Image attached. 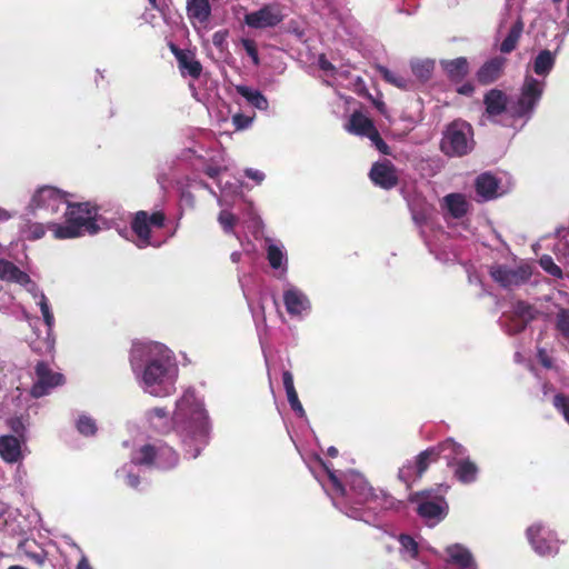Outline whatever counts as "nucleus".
Returning <instances> with one entry per match:
<instances>
[{
	"mask_svg": "<svg viewBox=\"0 0 569 569\" xmlns=\"http://www.w3.org/2000/svg\"><path fill=\"white\" fill-rule=\"evenodd\" d=\"M236 91L254 108L259 110L268 109V100L259 90H254L247 86H237Z\"/></svg>",
	"mask_w": 569,
	"mask_h": 569,
	"instance_id": "obj_30",
	"label": "nucleus"
},
{
	"mask_svg": "<svg viewBox=\"0 0 569 569\" xmlns=\"http://www.w3.org/2000/svg\"><path fill=\"white\" fill-rule=\"evenodd\" d=\"M545 89V80L527 74L516 99L508 100L507 96L491 89L485 96L486 113L493 121L506 127L522 128L531 118Z\"/></svg>",
	"mask_w": 569,
	"mask_h": 569,
	"instance_id": "obj_2",
	"label": "nucleus"
},
{
	"mask_svg": "<svg viewBox=\"0 0 569 569\" xmlns=\"http://www.w3.org/2000/svg\"><path fill=\"white\" fill-rule=\"evenodd\" d=\"M441 455L446 460L455 459L456 456L463 455V447L452 439H447L438 446L426 449L413 460H408L399 468L398 480L409 489L422 477L430 463L437 461Z\"/></svg>",
	"mask_w": 569,
	"mask_h": 569,
	"instance_id": "obj_4",
	"label": "nucleus"
},
{
	"mask_svg": "<svg viewBox=\"0 0 569 569\" xmlns=\"http://www.w3.org/2000/svg\"><path fill=\"white\" fill-rule=\"evenodd\" d=\"M345 128L352 134L368 137L376 127L373 121L361 111H355Z\"/></svg>",
	"mask_w": 569,
	"mask_h": 569,
	"instance_id": "obj_24",
	"label": "nucleus"
},
{
	"mask_svg": "<svg viewBox=\"0 0 569 569\" xmlns=\"http://www.w3.org/2000/svg\"><path fill=\"white\" fill-rule=\"evenodd\" d=\"M282 382H283V387L286 389V392L296 389L295 385H293V376H292V373L290 371H283V373H282Z\"/></svg>",
	"mask_w": 569,
	"mask_h": 569,
	"instance_id": "obj_51",
	"label": "nucleus"
},
{
	"mask_svg": "<svg viewBox=\"0 0 569 569\" xmlns=\"http://www.w3.org/2000/svg\"><path fill=\"white\" fill-rule=\"evenodd\" d=\"M77 569H92L86 558H82L77 566Z\"/></svg>",
	"mask_w": 569,
	"mask_h": 569,
	"instance_id": "obj_60",
	"label": "nucleus"
},
{
	"mask_svg": "<svg viewBox=\"0 0 569 569\" xmlns=\"http://www.w3.org/2000/svg\"><path fill=\"white\" fill-rule=\"evenodd\" d=\"M443 68L453 80H460L468 73V62L465 58L446 61L443 62Z\"/></svg>",
	"mask_w": 569,
	"mask_h": 569,
	"instance_id": "obj_33",
	"label": "nucleus"
},
{
	"mask_svg": "<svg viewBox=\"0 0 569 569\" xmlns=\"http://www.w3.org/2000/svg\"><path fill=\"white\" fill-rule=\"evenodd\" d=\"M477 194L482 200H491L498 196V181L489 173L479 176L476 180Z\"/></svg>",
	"mask_w": 569,
	"mask_h": 569,
	"instance_id": "obj_25",
	"label": "nucleus"
},
{
	"mask_svg": "<svg viewBox=\"0 0 569 569\" xmlns=\"http://www.w3.org/2000/svg\"><path fill=\"white\" fill-rule=\"evenodd\" d=\"M179 462V455L177 451L168 446L158 448V467L161 469L174 468Z\"/></svg>",
	"mask_w": 569,
	"mask_h": 569,
	"instance_id": "obj_32",
	"label": "nucleus"
},
{
	"mask_svg": "<svg viewBox=\"0 0 569 569\" xmlns=\"http://www.w3.org/2000/svg\"><path fill=\"white\" fill-rule=\"evenodd\" d=\"M244 173H246V177L254 180L258 183H260L264 179V174L261 171H259V170L247 169L244 171Z\"/></svg>",
	"mask_w": 569,
	"mask_h": 569,
	"instance_id": "obj_53",
	"label": "nucleus"
},
{
	"mask_svg": "<svg viewBox=\"0 0 569 569\" xmlns=\"http://www.w3.org/2000/svg\"><path fill=\"white\" fill-rule=\"evenodd\" d=\"M532 308L525 303H519L517 307V312L521 316V323L517 326L516 331H520L525 328L526 322L532 318Z\"/></svg>",
	"mask_w": 569,
	"mask_h": 569,
	"instance_id": "obj_46",
	"label": "nucleus"
},
{
	"mask_svg": "<svg viewBox=\"0 0 569 569\" xmlns=\"http://www.w3.org/2000/svg\"><path fill=\"white\" fill-rule=\"evenodd\" d=\"M539 264L547 273L556 278H562L561 268L555 263L553 259L550 256H542L539 260Z\"/></svg>",
	"mask_w": 569,
	"mask_h": 569,
	"instance_id": "obj_40",
	"label": "nucleus"
},
{
	"mask_svg": "<svg viewBox=\"0 0 569 569\" xmlns=\"http://www.w3.org/2000/svg\"><path fill=\"white\" fill-rule=\"evenodd\" d=\"M173 366L169 357L160 356L147 361L142 380L147 391L154 397H166L174 391Z\"/></svg>",
	"mask_w": 569,
	"mask_h": 569,
	"instance_id": "obj_5",
	"label": "nucleus"
},
{
	"mask_svg": "<svg viewBox=\"0 0 569 569\" xmlns=\"http://www.w3.org/2000/svg\"><path fill=\"white\" fill-rule=\"evenodd\" d=\"M505 64V59L493 58L487 61L478 71V80L482 83H490L498 79Z\"/></svg>",
	"mask_w": 569,
	"mask_h": 569,
	"instance_id": "obj_29",
	"label": "nucleus"
},
{
	"mask_svg": "<svg viewBox=\"0 0 569 569\" xmlns=\"http://www.w3.org/2000/svg\"><path fill=\"white\" fill-rule=\"evenodd\" d=\"M283 19L284 14L279 3L264 4L259 10L244 16L246 24L254 29L273 28L282 22Z\"/></svg>",
	"mask_w": 569,
	"mask_h": 569,
	"instance_id": "obj_15",
	"label": "nucleus"
},
{
	"mask_svg": "<svg viewBox=\"0 0 569 569\" xmlns=\"http://www.w3.org/2000/svg\"><path fill=\"white\" fill-rule=\"evenodd\" d=\"M443 207L453 218H461L467 213L469 203L463 194L450 193L443 198Z\"/></svg>",
	"mask_w": 569,
	"mask_h": 569,
	"instance_id": "obj_28",
	"label": "nucleus"
},
{
	"mask_svg": "<svg viewBox=\"0 0 569 569\" xmlns=\"http://www.w3.org/2000/svg\"><path fill=\"white\" fill-rule=\"evenodd\" d=\"M439 490L441 493L422 490L409 496V500L417 505L418 515L431 527L443 520L448 513V503L443 498L447 488L440 487Z\"/></svg>",
	"mask_w": 569,
	"mask_h": 569,
	"instance_id": "obj_8",
	"label": "nucleus"
},
{
	"mask_svg": "<svg viewBox=\"0 0 569 569\" xmlns=\"http://www.w3.org/2000/svg\"><path fill=\"white\" fill-rule=\"evenodd\" d=\"M371 140V142L376 146V148L383 154H390L389 146L382 140L379 131L375 128L370 134L367 137Z\"/></svg>",
	"mask_w": 569,
	"mask_h": 569,
	"instance_id": "obj_44",
	"label": "nucleus"
},
{
	"mask_svg": "<svg viewBox=\"0 0 569 569\" xmlns=\"http://www.w3.org/2000/svg\"><path fill=\"white\" fill-rule=\"evenodd\" d=\"M286 393H287L288 402H289L291 409L295 412H297L299 416H303L305 410H303V407L298 398V393H297L296 389L288 391Z\"/></svg>",
	"mask_w": 569,
	"mask_h": 569,
	"instance_id": "obj_47",
	"label": "nucleus"
},
{
	"mask_svg": "<svg viewBox=\"0 0 569 569\" xmlns=\"http://www.w3.org/2000/svg\"><path fill=\"white\" fill-rule=\"evenodd\" d=\"M532 549L540 556H555L559 551L556 532L541 523H535L527 530Z\"/></svg>",
	"mask_w": 569,
	"mask_h": 569,
	"instance_id": "obj_14",
	"label": "nucleus"
},
{
	"mask_svg": "<svg viewBox=\"0 0 569 569\" xmlns=\"http://www.w3.org/2000/svg\"><path fill=\"white\" fill-rule=\"evenodd\" d=\"M7 426L12 431L11 436L27 440V426L22 417H11L7 419Z\"/></svg>",
	"mask_w": 569,
	"mask_h": 569,
	"instance_id": "obj_36",
	"label": "nucleus"
},
{
	"mask_svg": "<svg viewBox=\"0 0 569 569\" xmlns=\"http://www.w3.org/2000/svg\"><path fill=\"white\" fill-rule=\"evenodd\" d=\"M0 279L21 286H27L31 282V278L27 272L7 259H0Z\"/></svg>",
	"mask_w": 569,
	"mask_h": 569,
	"instance_id": "obj_22",
	"label": "nucleus"
},
{
	"mask_svg": "<svg viewBox=\"0 0 569 569\" xmlns=\"http://www.w3.org/2000/svg\"><path fill=\"white\" fill-rule=\"evenodd\" d=\"M538 358H539V361L542 363L543 367H546V368H551L552 367L551 358L547 355L545 349H539L538 350Z\"/></svg>",
	"mask_w": 569,
	"mask_h": 569,
	"instance_id": "obj_54",
	"label": "nucleus"
},
{
	"mask_svg": "<svg viewBox=\"0 0 569 569\" xmlns=\"http://www.w3.org/2000/svg\"><path fill=\"white\" fill-rule=\"evenodd\" d=\"M169 50L174 56L178 62L180 73L186 77L189 76L197 80L202 73V64L197 59L196 52L190 49H181L176 43H168Z\"/></svg>",
	"mask_w": 569,
	"mask_h": 569,
	"instance_id": "obj_17",
	"label": "nucleus"
},
{
	"mask_svg": "<svg viewBox=\"0 0 569 569\" xmlns=\"http://www.w3.org/2000/svg\"><path fill=\"white\" fill-rule=\"evenodd\" d=\"M39 306H40V310H41V313H42V317H43V320H44L46 325L48 327H51L53 325L54 318H53V315H52V312L50 310V307H49V303H48V300H47L46 296L41 297Z\"/></svg>",
	"mask_w": 569,
	"mask_h": 569,
	"instance_id": "obj_48",
	"label": "nucleus"
},
{
	"mask_svg": "<svg viewBox=\"0 0 569 569\" xmlns=\"http://www.w3.org/2000/svg\"><path fill=\"white\" fill-rule=\"evenodd\" d=\"M37 381L32 385L30 395L33 398H41L49 393L50 389L64 383L62 373L53 372L49 365L44 361H39L34 368Z\"/></svg>",
	"mask_w": 569,
	"mask_h": 569,
	"instance_id": "obj_16",
	"label": "nucleus"
},
{
	"mask_svg": "<svg viewBox=\"0 0 569 569\" xmlns=\"http://www.w3.org/2000/svg\"><path fill=\"white\" fill-rule=\"evenodd\" d=\"M30 558L38 563L39 566H42L44 563L46 557L40 553H31Z\"/></svg>",
	"mask_w": 569,
	"mask_h": 569,
	"instance_id": "obj_58",
	"label": "nucleus"
},
{
	"mask_svg": "<svg viewBox=\"0 0 569 569\" xmlns=\"http://www.w3.org/2000/svg\"><path fill=\"white\" fill-rule=\"evenodd\" d=\"M446 561L458 569H478L471 551L463 545L453 543L446 548Z\"/></svg>",
	"mask_w": 569,
	"mask_h": 569,
	"instance_id": "obj_18",
	"label": "nucleus"
},
{
	"mask_svg": "<svg viewBox=\"0 0 569 569\" xmlns=\"http://www.w3.org/2000/svg\"><path fill=\"white\" fill-rule=\"evenodd\" d=\"M220 224L226 232H231L237 222V218L232 212L222 210L218 218Z\"/></svg>",
	"mask_w": 569,
	"mask_h": 569,
	"instance_id": "obj_43",
	"label": "nucleus"
},
{
	"mask_svg": "<svg viewBox=\"0 0 569 569\" xmlns=\"http://www.w3.org/2000/svg\"><path fill=\"white\" fill-rule=\"evenodd\" d=\"M319 67L323 71H332L335 69L333 64L323 54L319 58Z\"/></svg>",
	"mask_w": 569,
	"mask_h": 569,
	"instance_id": "obj_56",
	"label": "nucleus"
},
{
	"mask_svg": "<svg viewBox=\"0 0 569 569\" xmlns=\"http://www.w3.org/2000/svg\"><path fill=\"white\" fill-rule=\"evenodd\" d=\"M556 328L569 340V309H560L556 316Z\"/></svg>",
	"mask_w": 569,
	"mask_h": 569,
	"instance_id": "obj_39",
	"label": "nucleus"
},
{
	"mask_svg": "<svg viewBox=\"0 0 569 569\" xmlns=\"http://www.w3.org/2000/svg\"><path fill=\"white\" fill-rule=\"evenodd\" d=\"M466 449L463 455L456 456L455 459L447 460L448 465H455V475L463 483H470L476 480L478 467L469 458H466Z\"/></svg>",
	"mask_w": 569,
	"mask_h": 569,
	"instance_id": "obj_21",
	"label": "nucleus"
},
{
	"mask_svg": "<svg viewBox=\"0 0 569 569\" xmlns=\"http://www.w3.org/2000/svg\"><path fill=\"white\" fill-rule=\"evenodd\" d=\"M228 32L227 31H217L212 36V43L214 47L220 48L226 41Z\"/></svg>",
	"mask_w": 569,
	"mask_h": 569,
	"instance_id": "obj_52",
	"label": "nucleus"
},
{
	"mask_svg": "<svg viewBox=\"0 0 569 569\" xmlns=\"http://www.w3.org/2000/svg\"><path fill=\"white\" fill-rule=\"evenodd\" d=\"M77 429L81 435L89 437L96 435L97 425L92 418L82 415L77 421Z\"/></svg>",
	"mask_w": 569,
	"mask_h": 569,
	"instance_id": "obj_38",
	"label": "nucleus"
},
{
	"mask_svg": "<svg viewBox=\"0 0 569 569\" xmlns=\"http://www.w3.org/2000/svg\"><path fill=\"white\" fill-rule=\"evenodd\" d=\"M46 234V229L42 223H33L29 227V236L30 240L41 239Z\"/></svg>",
	"mask_w": 569,
	"mask_h": 569,
	"instance_id": "obj_50",
	"label": "nucleus"
},
{
	"mask_svg": "<svg viewBox=\"0 0 569 569\" xmlns=\"http://www.w3.org/2000/svg\"><path fill=\"white\" fill-rule=\"evenodd\" d=\"M98 208L90 202H70L67 206L64 224H49L57 239H73L86 233L96 234L100 230L96 217Z\"/></svg>",
	"mask_w": 569,
	"mask_h": 569,
	"instance_id": "obj_3",
	"label": "nucleus"
},
{
	"mask_svg": "<svg viewBox=\"0 0 569 569\" xmlns=\"http://www.w3.org/2000/svg\"><path fill=\"white\" fill-rule=\"evenodd\" d=\"M473 144L471 126L466 121L455 120L443 131L440 148L447 156L461 157L469 153Z\"/></svg>",
	"mask_w": 569,
	"mask_h": 569,
	"instance_id": "obj_7",
	"label": "nucleus"
},
{
	"mask_svg": "<svg viewBox=\"0 0 569 569\" xmlns=\"http://www.w3.org/2000/svg\"><path fill=\"white\" fill-rule=\"evenodd\" d=\"M370 181L379 188L391 189V164L389 160L375 162L369 171Z\"/></svg>",
	"mask_w": 569,
	"mask_h": 569,
	"instance_id": "obj_23",
	"label": "nucleus"
},
{
	"mask_svg": "<svg viewBox=\"0 0 569 569\" xmlns=\"http://www.w3.org/2000/svg\"><path fill=\"white\" fill-rule=\"evenodd\" d=\"M326 470L335 490L345 496L350 503L358 506L368 505V510L376 509L377 497L373 496L371 487L361 476L351 475L348 478L347 485H343L335 471L328 467H326Z\"/></svg>",
	"mask_w": 569,
	"mask_h": 569,
	"instance_id": "obj_6",
	"label": "nucleus"
},
{
	"mask_svg": "<svg viewBox=\"0 0 569 569\" xmlns=\"http://www.w3.org/2000/svg\"><path fill=\"white\" fill-rule=\"evenodd\" d=\"M531 274L532 269L527 262H521L515 267L493 264L490 268L491 278L506 289H512L526 283Z\"/></svg>",
	"mask_w": 569,
	"mask_h": 569,
	"instance_id": "obj_12",
	"label": "nucleus"
},
{
	"mask_svg": "<svg viewBox=\"0 0 569 569\" xmlns=\"http://www.w3.org/2000/svg\"><path fill=\"white\" fill-rule=\"evenodd\" d=\"M458 93L469 96L473 92V86L471 83H465L457 89Z\"/></svg>",
	"mask_w": 569,
	"mask_h": 569,
	"instance_id": "obj_57",
	"label": "nucleus"
},
{
	"mask_svg": "<svg viewBox=\"0 0 569 569\" xmlns=\"http://www.w3.org/2000/svg\"><path fill=\"white\" fill-rule=\"evenodd\" d=\"M553 406L569 423V397L560 393L556 395L553 398Z\"/></svg>",
	"mask_w": 569,
	"mask_h": 569,
	"instance_id": "obj_41",
	"label": "nucleus"
},
{
	"mask_svg": "<svg viewBox=\"0 0 569 569\" xmlns=\"http://www.w3.org/2000/svg\"><path fill=\"white\" fill-rule=\"evenodd\" d=\"M522 31L523 21L519 8L508 3L497 30V37L501 39L500 51L509 53L515 50Z\"/></svg>",
	"mask_w": 569,
	"mask_h": 569,
	"instance_id": "obj_10",
	"label": "nucleus"
},
{
	"mask_svg": "<svg viewBox=\"0 0 569 569\" xmlns=\"http://www.w3.org/2000/svg\"><path fill=\"white\" fill-rule=\"evenodd\" d=\"M412 72L413 74L425 81L427 79H429V77L431 76V72L433 70V61L431 60H423V61H416V62H412Z\"/></svg>",
	"mask_w": 569,
	"mask_h": 569,
	"instance_id": "obj_35",
	"label": "nucleus"
},
{
	"mask_svg": "<svg viewBox=\"0 0 569 569\" xmlns=\"http://www.w3.org/2000/svg\"><path fill=\"white\" fill-rule=\"evenodd\" d=\"M558 10V19H561L563 22L566 19H569V0H552Z\"/></svg>",
	"mask_w": 569,
	"mask_h": 569,
	"instance_id": "obj_49",
	"label": "nucleus"
},
{
	"mask_svg": "<svg viewBox=\"0 0 569 569\" xmlns=\"http://www.w3.org/2000/svg\"><path fill=\"white\" fill-rule=\"evenodd\" d=\"M376 521H377V523H375V526L378 528H382L383 532L388 533L387 525H382L378 519Z\"/></svg>",
	"mask_w": 569,
	"mask_h": 569,
	"instance_id": "obj_64",
	"label": "nucleus"
},
{
	"mask_svg": "<svg viewBox=\"0 0 569 569\" xmlns=\"http://www.w3.org/2000/svg\"><path fill=\"white\" fill-rule=\"evenodd\" d=\"M9 218H10L9 213L4 209L0 208V221L8 220Z\"/></svg>",
	"mask_w": 569,
	"mask_h": 569,
	"instance_id": "obj_62",
	"label": "nucleus"
},
{
	"mask_svg": "<svg viewBox=\"0 0 569 569\" xmlns=\"http://www.w3.org/2000/svg\"><path fill=\"white\" fill-rule=\"evenodd\" d=\"M164 223L166 214L161 210L151 213L144 210L137 211L130 221V228L138 239L137 246L139 248L160 247L161 242L152 239L151 231L163 228Z\"/></svg>",
	"mask_w": 569,
	"mask_h": 569,
	"instance_id": "obj_9",
	"label": "nucleus"
},
{
	"mask_svg": "<svg viewBox=\"0 0 569 569\" xmlns=\"http://www.w3.org/2000/svg\"><path fill=\"white\" fill-rule=\"evenodd\" d=\"M254 119V114L253 116H246L243 113H236L232 116V124L236 130H244V129H248L252 121Z\"/></svg>",
	"mask_w": 569,
	"mask_h": 569,
	"instance_id": "obj_42",
	"label": "nucleus"
},
{
	"mask_svg": "<svg viewBox=\"0 0 569 569\" xmlns=\"http://www.w3.org/2000/svg\"><path fill=\"white\" fill-rule=\"evenodd\" d=\"M68 192L61 191L58 188L42 186L33 193L28 208L32 213L42 210L56 214L63 204L68 206Z\"/></svg>",
	"mask_w": 569,
	"mask_h": 569,
	"instance_id": "obj_11",
	"label": "nucleus"
},
{
	"mask_svg": "<svg viewBox=\"0 0 569 569\" xmlns=\"http://www.w3.org/2000/svg\"><path fill=\"white\" fill-rule=\"evenodd\" d=\"M555 63L556 52L541 50L532 61V70L537 76L546 78L553 69Z\"/></svg>",
	"mask_w": 569,
	"mask_h": 569,
	"instance_id": "obj_27",
	"label": "nucleus"
},
{
	"mask_svg": "<svg viewBox=\"0 0 569 569\" xmlns=\"http://www.w3.org/2000/svg\"><path fill=\"white\" fill-rule=\"evenodd\" d=\"M150 353V347L144 343H133L130 350V365L133 370L141 367L143 358Z\"/></svg>",
	"mask_w": 569,
	"mask_h": 569,
	"instance_id": "obj_34",
	"label": "nucleus"
},
{
	"mask_svg": "<svg viewBox=\"0 0 569 569\" xmlns=\"http://www.w3.org/2000/svg\"><path fill=\"white\" fill-rule=\"evenodd\" d=\"M27 440L14 436H0V458L7 463H16L22 459L21 447Z\"/></svg>",
	"mask_w": 569,
	"mask_h": 569,
	"instance_id": "obj_19",
	"label": "nucleus"
},
{
	"mask_svg": "<svg viewBox=\"0 0 569 569\" xmlns=\"http://www.w3.org/2000/svg\"><path fill=\"white\" fill-rule=\"evenodd\" d=\"M149 1V4L152 9L154 10H160V6H159V2L158 0H148Z\"/></svg>",
	"mask_w": 569,
	"mask_h": 569,
	"instance_id": "obj_63",
	"label": "nucleus"
},
{
	"mask_svg": "<svg viewBox=\"0 0 569 569\" xmlns=\"http://www.w3.org/2000/svg\"><path fill=\"white\" fill-rule=\"evenodd\" d=\"M158 461V448L152 445H143L132 457V462L137 466H153Z\"/></svg>",
	"mask_w": 569,
	"mask_h": 569,
	"instance_id": "obj_31",
	"label": "nucleus"
},
{
	"mask_svg": "<svg viewBox=\"0 0 569 569\" xmlns=\"http://www.w3.org/2000/svg\"><path fill=\"white\" fill-rule=\"evenodd\" d=\"M339 451L336 447H329L327 450V455L331 458H336L338 456Z\"/></svg>",
	"mask_w": 569,
	"mask_h": 569,
	"instance_id": "obj_61",
	"label": "nucleus"
},
{
	"mask_svg": "<svg viewBox=\"0 0 569 569\" xmlns=\"http://www.w3.org/2000/svg\"><path fill=\"white\" fill-rule=\"evenodd\" d=\"M149 427L159 435H168L174 430L186 447L190 458L200 455L202 446L207 443L209 433L208 416L193 395H183L177 401L176 411L171 417L161 407H154L146 412Z\"/></svg>",
	"mask_w": 569,
	"mask_h": 569,
	"instance_id": "obj_1",
	"label": "nucleus"
},
{
	"mask_svg": "<svg viewBox=\"0 0 569 569\" xmlns=\"http://www.w3.org/2000/svg\"><path fill=\"white\" fill-rule=\"evenodd\" d=\"M187 14L190 20L207 23L211 16V6L208 0H187Z\"/></svg>",
	"mask_w": 569,
	"mask_h": 569,
	"instance_id": "obj_26",
	"label": "nucleus"
},
{
	"mask_svg": "<svg viewBox=\"0 0 569 569\" xmlns=\"http://www.w3.org/2000/svg\"><path fill=\"white\" fill-rule=\"evenodd\" d=\"M267 259L271 268L279 269L283 266L284 254L278 246L270 244L267 250Z\"/></svg>",
	"mask_w": 569,
	"mask_h": 569,
	"instance_id": "obj_37",
	"label": "nucleus"
},
{
	"mask_svg": "<svg viewBox=\"0 0 569 569\" xmlns=\"http://www.w3.org/2000/svg\"><path fill=\"white\" fill-rule=\"evenodd\" d=\"M126 483L133 488V489H137L140 485V477L138 475H134V473H128L127 477H126Z\"/></svg>",
	"mask_w": 569,
	"mask_h": 569,
	"instance_id": "obj_55",
	"label": "nucleus"
},
{
	"mask_svg": "<svg viewBox=\"0 0 569 569\" xmlns=\"http://www.w3.org/2000/svg\"><path fill=\"white\" fill-rule=\"evenodd\" d=\"M292 22L290 23L289 31L295 33L299 39H301L305 36V31L300 29L299 27H291Z\"/></svg>",
	"mask_w": 569,
	"mask_h": 569,
	"instance_id": "obj_59",
	"label": "nucleus"
},
{
	"mask_svg": "<svg viewBox=\"0 0 569 569\" xmlns=\"http://www.w3.org/2000/svg\"><path fill=\"white\" fill-rule=\"evenodd\" d=\"M398 552L401 559L408 562L417 561V563L412 565L413 569H430L427 563V552L429 551L433 555H438L437 550L418 541L410 535H400L398 537Z\"/></svg>",
	"mask_w": 569,
	"mask_h": 569,
	"instance_id": "obj_13",
	"label": "nucleus"
},
{
	"mask_svg": "<svg viewBox=\"0 0 569 569\" xmlns=\"http://www.w3.org/2000/svg\"><path fill=\"white\" fill-rule=\"evenodd\" d=\"M242 47L246 50L247 54L252 59L254 66H259L260 59L258 54L257 44L251 39H242Z\"/></svg>",
	"mask_w": 569,
	"mask_h": 569,
	"instance_id": "obj_45",
	"label": "nucleus"
},
{
	"mask_svg": "<svg viewBox=\"0 0 569 569\" xmlns=\"http://www.w3.org/2000/svg\"><path fill=\"white\" fill-rule=\"evenodd\" d=\"M283 303L287 312L292 317L302 316L310 309V301L307 296L296 288H290L283 292Z\"/></svg>",
	"mask_w": 569,
	"mask_h": 569,
	"instance_id": "obj_20",
	"label": "nucleus"
}]
</instances>
